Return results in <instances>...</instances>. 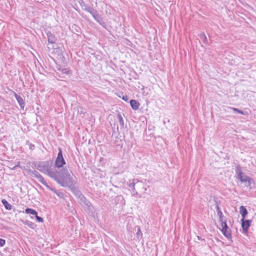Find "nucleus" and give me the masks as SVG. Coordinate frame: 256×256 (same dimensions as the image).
I'll use <instances>...</instances> for the list:
<instances>
[{
    "mask_svg": "<svg viewBox=\"0 0 256 256\" xmlns=\"http://www.w3.org/2000/svg\"><path fill=\"white\" fill-rule=\"evenodd\" d=\"M58 70L66 74H70L72 73V71L68 68H59Z\"/></svg>",
    "mask_w": 256,
    "mask_h": 256,
    "instance_id": "21",
    "label": "nucleus"
},
{
    "mask_svg": "<svg viewBox=\"0 0 256 256\" xmlns=\"http://www.w3.org/2000/svg\"><path fill=\"white\" fill-rule=\"evenodd\" d=\"M26 170L27 171L28 173L31 176L32 174V172H33V170H32L31 169H27Z\"/></svg>",
    "mask_w": 256,
    "mask_h": 256,
    "instance_id": "34",
    "label": "nucleus"
},
{
    "mask_svg": "<svg viewBox=\"0 0 256 256\" xmlns=\"http://www.w3.org/2000/svg\"><path fill=\"white\" fill-rule=\"evenodd\" d=\"M132 182H130L128 184V186H129V187L130 188H132V192L134 193V194L135 193L137 194V192H136V190L135 188H134L135 183H134V180H132Z\"/></svg>",
    "mask_w": 256,
    "mask_h": 256,
    "instance_id": "25",
    "label": "nucleus"
},
{
    "mask_svg": "<svg viewBox=\"0 0 256 256\" xmlns=\"http://www.w3.org/2000/svg\"><path fill=\"white\" fill-rule=\"evenodd\" d=\"M31 176L38 178L39 182H40L44 186L45 185H46L47 182L44 180L43 176L36 170H34Z\"/></svg>",
    "mask_w": 256,
    "mask_h": 256,
    "instance_id": "9",
    "label": "nucleus"
},
{
    "mask_svg": "<svg viewBox=\"0 0 256 256\" xmlns=\"http://www.w3.org/2000/svg\"><path fill=\"white\" fill-rule=\"evenodd\" d=\"M22 222L24 224L27 225L30 228H34L35 224L34 222H32L30 221H29V220L22 221Z\"/></svg>",
    "mask_w": 256,
    "mask_h": 256,
    "instance_id": "24",
    "label": "nucleus"
},
{
    "mask_svg": "<svg viewBox=\"0 0 256 256\" xmlns=\"http://www.w3.org/2000/svg\"><path fill=\"white\" fill-rule=\"evenodd\" d=\"M80 4L82 8V9L84 10H85V11H86V12H88L89 13L94 8H93L91 7L88 4H86L83 2H81V3H80Z\"/></svg>",
    "mask_w": 256,
    "mask_h": 256,
    "instance_id": "15",
    "label": "nucleus"
},
{
    "mask_svg": "<svg viewBox=\"0 0 256 256\" xmlns=\"http://www.w3.org/2000/svg\"><path fill=\"white\" fill-rule=\"evenodd\" d=\"M114 200L116 204L122 203L124 201V198L122 195H120L116 196L114 198Z\"/></svg>",
    "mask_w": 256,
    "mask_h": 256,
    "instance_id": "22",
    "label": "nucleus"
},
{
    "mask_svg": "<svg viewBox=\"0 0 256 256\" xmlns=\"http://www.w3.org/2000/svg\"><path fill=\"white\" fill-rule=\"evenodd\" d=\"M12 93L13 94L14 96V97L16 98V97L17 96H20L18 95L15 92H14V90H11Z\"/></svg>",
    "mask_w": 256,
    "mask_h": 256,
    "instance_id": "36",
    "label": "nucleus"
},
{
    "mask_svg": "<svg viewBox=\"0 0 256 256\" xmlns=\"http://www.w3.org/2000/svg\"><path fill=\"white\" fill-rule=\"evenodd\" d=\"M25 212L27 214H30L34 216H36L38 214V212L36 210L29 208H27L26 209Z\"/></svg>",
    "mask_w": 256,
    "mask_h": 256,
    "instance_id": "18",
    "label": "nucleus"
},
{
    "mask_svg": "<svg viewBox=\"0 0 256 256\" xmlns=\"http://www.w3.org/2000/svg\"><path fill=\"white\" fill-rule=\"evenodd\" d=\"M45 186L48 190L54 192L60 198H64V194L63 192L56 190L55 188H52L51 186L48 185V183L46 184V185H45Z\"/></svg>",
    "mask_w": 256,
    "mask_h": 256,
    "instance_id": "11",
    "label": "nucleus"
},
{
    "mask_svg": "<svg viewBox=\"0 0 256 256\" xmlns=\"http://www.w3.org/2000/svg\"><path fill=\"white\" fill-rule=\"evenodd\" d=\"M123 137H124V138H125V136H124V134Z\"/></svg>",
    "mask_w": 256,
    "mask_h": 256,
    "instance_id": "40",
    "label": "nucleus"
},
{
    "mask_svg": "<svg viewBox=\"0 0 256 256\" xmlns=\"http://www.w3.org/2000/svg\"><path fill=\"white\" fill-rule=\"evenodd\" d=\"M236 174L237 175V178H238L241 182H249L250 180H252V178L248 176H245L242 172L241 166L239 164H237L235 169Z\"/></svg>",
    "mask_w": 256,
    "mask_h": 256,
    "instance_id": "5",
    "label": "nucleus"
},
{
    "mask_svg": "<svg viewBox=\"0 0 256 256\" xmlns=\"http://www.w3.org/2000/svg\"><path fill=\"white\" fill-rule=\"evenodd\" d=\"M215 202H216V212H217V213H218V216H219V222H224L223 220V214H222V212L220 210V208L219 206H218V202L217 200H215Z\"/></svg>",
    "mask_w": 256,
    "mask_h": 256,
    "instance_id": "12",
    "label": "nucleus"
},
{
    "mask_svg": "<svg viewBox=\"0 0 256 256\" xmlns=\"http://www.w3.org/2000/svg\"><path fill=\"white\" fill-rule=\"evenodd\" d=\"M71 171L68 170L66 168L61 169H56L51 176V178L54 180L60 186L68 188L72 191L77 186V181L74 180L73 174H71Z\"/></svg>",
    "mask_w": 256,
    "mask_h": 256,
    "instance_id": "1",
    "label": "nucleus"
},
{
    "mask_svg": "<svg viewBox=\"0 0 256 256\" xmlns=\"http://www.w3.org/2000/svg\"><path fill=\"white\" fill-rule=\"evenodd\" d=\"M199 37L200 38V40L203 42L204 43V44L208 43L207 38H206L204 32H202L200 34Z\"/></svg>",
    "mask_w": 256,
    "mask_h": 256,
    "instance_id": "23",
    "label": "nucleus"
},
{
    "mask_svg": "<svg viewBox=\"0 0 256 256\" xmlns=\"http://www.w3.org/2000/svg\"><path fill=\"white\" fill-rule=\"evenodd\" d=\"M16 168L17 167H20V162H18V164L16 165Z\"/></svg>",
    "mask_w": 256,
    "mask_h": 256,
    "instance_id": "38",
    "label": "nucleus"
},
{
    "mask_svg": "<svg viewBox=\"0 0 256 256\" xmlns=\"http://www.w3.org/2000/svg\"><path fill=\"white\" fill-rule=\"evenodd\" d=\"M241 222L242 228V233L247 235L248 234V228L250 226L252 220L242 218Z\"/></svg>",
    "mask_w": 256,
    "mask_h": 256,
    "instance_id": "6",
    "label": "nucleus"
},
{
    "mask_svg": "<svg viewBox=\"0 0 256 256\" xmlns=\"http://www.w3.org/2000/svg\"><path fill=\"white\" fill-rule=\"evenodd\" d=\"M117 118L118 120V122H120V126L121 128H124V121L123 120V118L120 113H118L117 115Z\"/></svg>",
    "mask_w": 256,
    "mask_h": 256,
    "instance_id": "20",
    "label": "nucleus"
},
{
    "mask_svg": "<svg viewBox=\"0 0 256 256\" xmlns=\"http://www.w3.org/2000/svg\"><path fill=\"white\" fill-rule=\"evenodd\" d=\"M58 152L54 162V167L58 169L63 168L66 162L64 158L62 151L60 147L58 148Z\"/></svg>",
    "mask_w": 256,
    "mask_h": 256,
    "instance_id": "4",
    "label": "nucleus"
},
{
    "mask_svg": "<svg viewBox=\"0 0 256 256\" xmlns=\"http://www.w3.org/2000/svg\"><path fill=\"white\" fill-rule=\"evenodd\" d=\"M197 238H198V240H204V242L205 241V240H204V239L202 238L200 236H197Z\"/></svg>",
    "mask_w": 256,
    "mask_h": 256,
    "instance_id": "37",
    "label": "nucleus"
},
{
    "mask_svg": "<svg viewBox=\"0 0 256 256\" xmlns=\"http://www.w3.org/2000/svg\"><path fill=\"white\" fill-rule=\"evenodd\" d=\"M112 137L114 136L116 134V132H118V134L119 131H118V124L114 123L113 126H112Z\"/></svg>",
    "mask_w": 256,
    "mask_h": 256,
    "instance_id": "19",
    "label": "nucleus"
},
{
    "mask_svg": "<svg viewBox=\"0 0 256 256\" xmlns=\"http://www.w3.org/2000/svg\"><path fill=\"white\" fill-rule=\"evenodd\" d=\"M97 13L98 11L94 8H93L92 10L90 12V14L92 16V17L93 16H94Z\"/></svg>",
    "mask_w": 256,
    "mask_h": 256,
    "instance_id": "32",
    "label": "nucleus"
},
{
    "mask_svg": "<svg viewBox=\"0 0 256 256\" xmlns=\"http://www.w3.org/2000/svg\"><path fill=\"white\" fill-rule=\"evenodd\" d=\"M249 181H250L249 182H246V186L249 187L250 189H252V187L250 186V185L252 182L254 183V181L252 178V180H250Z\"/></svg>",
    "mask_w": 256,
    "mask_h": 256,
    "instance_id": "28",
    "label": "nucleus"
},
{
    "mask_svg": "<svg viewBox=\"0 0 256 256\" xmlns=\"http://www.w3.org/2000/svg\"><path fill=\"white\" fill-rule=\"evenodd\" d=\"M16 168V166H14L13 168H12V170H14Z\"/></svg>",
    "mask_w": 256,
    "mask_h": 256,
    "instance_id": "39",
    "label": "nucleus"
},
{
    "mask_svg": "<svg viewBox=\"0 0 256 256\" xmlns=\"http://www.w3.org/2000/svg\"><path fill=\"white\" fill-rule=\"evenodd\" d=\"M46 34L48 37V43L53 44L56 42V38L55 36V35L54 34L48 31V32H46Z\"/></svg>",
    "mask_w": 256,
    "mask_h": 256,
    "instance_id": "10",
    "label": "nucleus"
},
{
    "mask_svg": "<svg viewBox=\"0 0 256 256\" xmlns=\"http://www.w3.org/2000/svg\"><path fill=\"white\" fill-rule=\"evenodd\" d=\"M26 144H28L30 150H32L35 148V146L30 142L29 140L26 142Z\"/></svg>",
    "mask_w": 256,
    "mask_h": 256,
    "instance_id": "27",
    "label": "nucleus"
},
{
    "mask_svg": "<svg viewBox=\"0 0 256 256\" xmlns=\"http://www.w3.org/2000/svg\"><path fill=\"white\" fill-rule=\"evenodd\" d=\"M136 228H138V231L136 233L137 238L138 239L140 237L142 238V234L141 232L140 227L139 226H137Z\"/></svg>",
    "mask_w": 256,
    "mask_h": 256,
    "instance_id": "26",
    "label": "nucleus"
},
{
    "mask_svg": "<svg viewBox=\"0 0 256 256\" xmlns=\"http://www.w3.org/2000/svg\"><path fill=\"white\" fill-rule=\"evenodd\" d=\"M2 203L4 206L6 210H11L12 209V206L10 204H9L6 200L2 199Z\"/></svg>",
    "mask_w": 256,
    "mask_h": 256,
    "instance_id": "17",
    "label": "nucleus"
},
{
    "mask_svg": "<svg viewBox=\"0 0 256 256\" xmlns=\"http://www.w3.org/2000/svg\"><path fill=\"white\" fill-rule=\"evenodd\" d=\"M221 226H222V229L221 230L223 234L228 239L230 238H232L230 230L228 227L226 221L222 222L220 223Z\"/></svg>",
    "mask_w": 256,
    "mask_h": 256,
    "instance_id": "7",
    "label": "nucleus"
},
{
    "mask_svg": "<svg viewBox=\"0 0 256 256\" xmlns=\"http://www.w3.org/2000/svg\"><path fill=\"white\" fill-rule=\"evenodd\" d=\"M52 161L46 160L36 162L34 166L40 172L51 178L54 172V170L52 168Z\"/></svg>",
    "mask_w": 256,
    "mask_h": 256,
    "instance_id": "2",
    "label": "nucleus"
},
{
    "mask_svg": "<svg viewBox=\"0 0 256 256\" xmlns=\"http://www.w3.org/2000/svg\"><path fill=\"white\" fill-rule=\"evenodd\" d=\"M233 110L234 112H236L238 114H244V112L242 110H240L238 108H231Z\"/></svg>",
    "mask_w": 256,
    "mask_h": 256,
    "instance_id": "29",
    "label": "nucleus"
},
{
    "mask_svg": "<svg viewBox=\"0 0 256 256\" xmlns=\"http://www.w3.org/2000/svg\"><path fill=\"white\" fill-rule=\"evenodd\" d=\"M36 216V220L39 222H44V219H43L42 218L38 216V214L36 216Z\"/></svg>",
    "mask_w": 256,
    "mask_h": 256,
    "instance_id": "30",
    "label": "nucleus"
},
{
    "mask_svg": "<svg viewBox=\"0 0 256 256\" xmlns=\"http://www.w3.org/2000/svg\"><path fill=\"white\" fill-rule=\"evenodd\" d=\"M5 244V240L0 238V246H3Z\"/></svg>",
    "mask_w": 256,
    "mask_h": 256,
    "instance_id": "31",
    "label": "nucleus"
},
{
    "mask_svg": "<svg viewBox=\"0 0 256 256\" xmlns=\"http://www.w3.org/2000/svg\"><path fill=\"white\" fill-rule=\"evenodd\" d=\"M115 143H118L120 142H122V139L118 136H115Z\"/></svg>",
    "mask_w": 256,
    "mask_h": 256,
    "instance_id": "33",
    "label": "nucleus"
},
{
    "mask_svg": "<svg viewBox=\"0 0 256 256\" xmlns=\"http://www.w3.org/2000/svg\"><path fill=\"white\" fill-rule=\"evenodd\" d=\"M16 100L18 101L20 108L23 110L25 106V102L22 98L20 96H19L16 97Z\"/></svg>",
    "mask_w": 256,
    "mask_h": 256,
    "instance_id": "16",
    "label": "nucleus"
},
{
    "mask_svg": "<svg viewBox=\"0 0 256 256\" xmlns=\"http://www.w3.org/2000/svg\"><path fill=\"white\" fill-rule=\"evenodd\" d=\"M122 100H124L126 101V102H127L128 100V96H124L122 97Z\"/></svg>",
    "mask_w": 256,
    "mask_h": 256,
    "instance_id": "35",
    "label": "nucleus"
},
{
    "mask_svg": "<svg viewBox=\"0 0 256 256\" xmlns=\"http://www.w3.org/2000/svg\"><path fill=\"white\" fill-rule=\"evenodd\" d=\"M240 213L242 216V218L244 219L248 214V212L244 206H241L240 207Z\"/></svg>",
    "mask_w": 256,
    "mask_h": 256,
    "instance_id": "14",
    "label": "nucleus"
},
{
    "mask_svg": "<svg viewBox=\"0 0 256 256\" xmlns=\"http://www.w3.org/2000/svg\"><path fill=\"white\" fill-rule=\"evenodd\" d=\"M72 194L78 199L80 204L84 207L90 208L92 206L91 203L86 197L82 194L79 190L78 186L76 187L72 191Z\"/></svg>",
    "mask_w": 256,
    "mask_h": 256,
    "instance_id": "3",
    "label": "nucleus"
},
{
    "mask_svg": "<svg viewBox=\"0 0 256 256\" xmlns=\"http://www.w3.org/2000/svg\"><path fill=\"white\" fill-rule=\"evenodd\" d=\"M130 104L131 108L134 110H138L139 108V106H140V104L138 102L135 100H131L130 101Z\"/></svg>",
    "mask_w": 256,
    "mask_h": 256,
    "instance_id": "13",
    "label": "nucleus"
},
{
    "mask_svg": "<svg viewBox=\"0 0 256 256\" xmlns=\"http://www.w3.org/2000/svg\"><path fill=\"white\" fill-rule=\"evenodd\" d=\"M93 18L104 28H106L107 25L106 22L104 21L103 18H102V16L99 14L98 12L94 16H93Z\"/></svg>",
    "mask_w": 256,
    "mask_h": 256,
    "instance_id": "8",
    "label": "nucleus"
}]
</instances>
